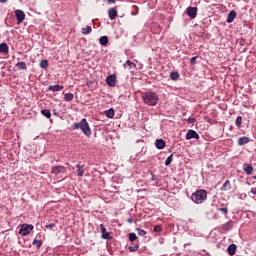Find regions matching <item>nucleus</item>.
<instances>
[{
    "mask_svg": "<svg viewBox=\"0 0 256 256\" xmlns=\"http://www.w3.org/2000/svg\"><path fill=\"white\" fill-rule=\"evenodd\" d=\"M142 101L148 107H156L157 103H159V94L153 91L144 92L142 94Z\"/></svg>",
    "mask_w": 256,
    "mask_h": 256,
    "instance_id": "nucleus-1",
    "label": "nucleus"
},
{
    "mask_svg": "<svg viewBox=\"0 0 256 256\" xmlns=\"http://www.w3.org/2000/svg\"><path fill=\"white\" fill-rule=\"evenodd\" d=\"M207 195H208L207 190L198 189L192 193V195L190 196V199L192 202L195 203V205H202V203H205L207 201Z\"/></svg>",
    "mask_w": 256,
    "mask_h": 256,
    "instance_id": "nucleus-2",
    "label": "nucleus"
},
{
    "mask_svg": "<svg viewBox=\"0 0 256 256\" xmlns=\"http://www.w3.org/2000/svg\"><path fill=\"white\" fill-rule=\"evenodd\" d=\"M73 129H80L86 137H91V127H89V122H87L86 118H83L80 122H75Z\"/></svg>",
    "mask_w": 256,
    "mask_h": 256,
    "instance_id": "nucleus-3",
    "label": "nucleus"
},
{
    "mask_svg": "<svg viewBox=\"0 0 256 256\" xmlns=\"http://www.w3.org/2000/svg\"><path fill=\"white\" fill-rule=\"evenodd\" d=\"M33 229H35V226H33V224L24 223L20 226L19 235H21L22 237H27V235H29V233H31Z\"/></svg>",
    "mask_w": 256,
    "mask_h": 256,
    "instance_id": "nucleus-4",
    "label": "nucleus"
},
{
    "mask_svg": "<svg viewBox=\"0 0 256 256\" xmlns=\"http://www.w3.org/2000/svg\"><path fill=\"white\" fill-rule=\"evenodd\" d=\"M100 231H101V237L102 239H105L106 241H111L113 239V236L109 232H107V229L105 228V225L100 224Z\"/></svg>",
    "mask_w": 256,
    "mask_h": 256,
    "instance_id": "nucleus-5",
    "label": "nucleus"
},
{
    "mask_svg": "<svg viewBox=\"0 0 256 256\" xmlns=\"http://www.w3.org/2000/svg\"><path fill=\"white\" fill-rule=\"evenodd\" d=\"M17 25H21L25 21V12L23 10H15Z\"/></svg>",
    "mask_w": 256,
    "mask_h": 256,
    "instance_id": "nucleus-6",
    "label": "nucleus"
},
{
    "mask_svg": "<svg viewBox=\"0 0 256 256\" xmlns=\"http://www.w3.org/2000/svg\"><path fill=\"white\" fill-rule=\"evenodd\" d=\"M106 83H107L108 87H115L117 85V75L111 74V75L107 76Z\"/></svg>",
    "mask_w": 256,
    "mask_h": 256,
    "instance_id": "nucleus-7",
    "label": "nucleus"
},
{
    "mask_svg": "<svg viewBox=\"0 0 256 256\" xmlns=\"http://www.w3.org/2000/svg\"><path fill=\"white\" fill-rule=\"evenodd\" d=\"M197 11H199L197 7L189 6L186 9V14L188 15V17H190V19H195L197 17Z\"/></svg>",
    "mask_w": 256,
    "mask_h": 256,
    "instance_id": "nucleus-8",
    "label": "nucleus"
},
{
    "mask_svg": "<svg viewBox=\"0 0 256 256\" xmlns=\"http://www.w3.org/2000/svg\"><path fill=\"white\" fill-rule=\"evenodd\" d=\"M190 139H199V133H197V131L190 129L188 130L187 134H186V140L190 141Z\"/></svg>",
    "mask_w": 256,
    "mask_h": 256,
    "instance_id": "nucleus-9",
    "label": "nucleus"
},
{
    "mask_svg": "<svg viewBox=\"0 0 256 256\" xmlns=\"http://www.w3.org/2000/svg\"><path fill=\"white\" fill-rule=\"evenodd\" d=\"M65 171V166H53L51 169V173H53V175H59L61 173H65Z\"/></svg>",
    "mask_w": 256,
    "mask_h": 256,
    "instance_id": "nucleus-10",
    "label": "nucleus"
},
{
    "mask_svg": "<svg viewBox=\"0 0 256 256\" xmlns=\"http://www.w3.org/2000/svg\"><path fill=\"white\" fill-rule=\"evenodd\" d=\"M108 17L111 21H115L117 19V8H110L108 10Z\"/></svg>",
    "mask_w": 256,
    "mask_h": 256,
    "instance_id": "nucleus-11",
    "label": "nucleus"
},
{
    "mask_svg": "<svg viewBox=\"0 0 256 256\" xmlns=\"http://www.w3.org/2000/svg\"><path fill=\"white\" fill-rule=\"evenodd\" d=\"M237 17V12L235 10H231L227 16V23H233Z\"/></svg>",
    "mask_w": 256,
    "mask_h": 256,
    "instance_id": "nucleus-12",
    "label": "nucleus"
},
{
    "mask_svg": "<svg viewBox=\"0 0 256 256\" xmlns=\"http://www.w3.org/2000/svg\"><path fill=\"white\" fill-rule=\"evenodd\" d=\"M48 91H53V93H57L59 91H63V86L59 84L48 86Z\"/></svg>",
    "mask_w": 256,
    "mask_h": 256,
    "instance_id": "nucleus-13",
    "label": "nucleus"
},
{
    "mask_svg": "<svg viewBox=\"0 0 256 256\" xmlns=\"http://www.w3.org/2000/svg\"><path fill=\"white\" fill-rule=\"evenodd\" d=\"M165 145H166L165 140H163V139H156V141H155L156 149H159V150L165 149Z\"/></svg>",
    "mask_w": 256,
    "mask_h": 256,
    "instance_id": "nucleus-14",
    "label": "nucleus"
},
{
    "mask_svg": "<svg viewBox=\"0 0 256 256\" xmlns=\"http://www.w3.org/2000/svg\"><path fill=\"white\" fill-rule=\"evenodd\" d=\"M228 255L233 256L235 253H237V245L236 244H230L227 248Z\"/></svg>",
    "mask_w": 256,
    "mask_h": 256,
    "instance_id": "nucleus-15",
    "label": "nucleus"
},
{
    "mask_svg": "<svg viewBox=\"0 0 256 256\" xmlns=\"http://www.w3.org/2000/svg\"><path fill=\"white\" fill-rule=\"evenodd\" d=\"M250 139L247 136H242L238 139V145L240 147H243V145H247V143H249Z\"/></svg>",
    "mask_w": 256,
    "mask_h": 256,
    "instance_id": "nucleus-16",
    "label": "nucleus"
},
{
    "mask_svg": "<svg viewBox=\"0 0 256 256\" xmlns=\"http://www.w3.org/2000/svg\"><path fill=\"white\" fill-rule=\"evenodd\" d=\"M0 53H3L4 55H7L9 53V46L7 43L3 42L0 44Z\"/></svg>",
    "mask_w": 256,
    "mask_h": 256,
    "instance_id": "nucleus-17",
    "label": "nucleus"
},
{
    "mask_svg": "<svg viewBox=\"0 0 256 256\" xmlns=\"http://www.w3.org/2000/svg\"><path fill=\"white\" fill-rule=\"evenodd\" d=\"M104 115H106L108 119H113V117H115V110L113 108H109L104 112Z\"/></svg>",
    "mask_w": 256,
    "mask_h": 256,
    "instance_id": "nucleus-18",
    "label": "nucleus"
},
{
    "mask_svg": "<svg viewBox=\"0 0 256 256\" xmlns=\"http://www.w3.org/2000/svg\"><path fill=\"white\" fill-rule=\"evenodd\" d=\"M99 43L100 45H102L103 47H107V45L109 44V37L107 36H102L99 38Z\"/></svg>",
    "mask_w": 256,
    "mask_h": 256,
    "instance_id": "nucleus-19",
    "label": "nucleus"
},
{
    "mask_svg": "<svg viewBox=\"0 0 256 256\" xmlns=\"http://www.w3.org/2000/svg\"><path fill=\"white\" fill-rule=\"evenodd\" d=\"M16 67H18V71H27V63L21 61L16 64Z\"/></svg>",
    "mask_w": 256,
    "mask_h": 256,
    "instance_id": "nucleus-20",
    "label": "nucleus"
},
{
    "mask_svg": "<svg viewBox=\"0 0 256 256\" xmlns=\"http://www.w3.org/2000/svg\"><path fill=\"white\" fill-rule=\"evenodd\" d=\"M244 172L246 175H253V166L249 164H244Z\"/></svg>",
    "mask_w": 256,
    "mask_h": 256,
    "instance_id": "nucleus-21",
    "label": "nucleus"
},
{
    "mask_svg": "<svg viewBox=\"0 0 256 256\" xmlns=\"http://www.w3.org/2000/svg\"><path fill=\"white\" fill-rule=\"evenodd\" d=\"M76 173L78 175V177H83V174L85 173V168L79 164L76 165Z\"/></svg>",
    "mask_w": 256,
    "mask_h": 256,
    "instance_id": "nucleus-22",
    "label": "nucleus"
},
{
    "mask_svg": "<svg viewBox=\"0 0 256 256\" xmlns=\"http://www.w3.org/2000/svg\"><path fill=\"white\" fill-rule=\"evenodd\" d=\"M220 189H221V191H230L231 181L226 180Z\"/></svg>",
    "mask_w": 256,
    "mask_h": 256,
    "instance_id": "nucleus-23",
    "label": "nucleus"
},
{
    "mask_svg": "<svg viewBox=\"0 0 256 256\" xmlns=\"http://www.w3.org/2000/svg\"><path fill=\"white\" fill-rule=\"evenodd\" d=\"M222 229L223 231H231V229H233V222L229 221L225 223L224 225H222Z\"/></svg>",
    "mask_w": 256,
    "mask_h": 256,
    "instance_id": "nucleus-24",
    "label": "nucleus"
},
{
    "mask_svg": "<svg viewBox=\"0 0 256 256\" xmlns=\"http://www.w3.org/2000/svg\"><path fill=\"white\" fill-rule=\"evenodd\" d=\"M91 31H93V28H91V26H86L85 28L81 29L82 35H89Z\"/></svg>",
    "mask_w": 256,
    "mask_h": 256,
    "instance_id": "nucleus-25",
    "label": "nucleus"
},
{
    "mask_svg": "<svg viewBox=\"0 0 256 256\" xmlns=\"http://www.w3.org/2000/svg\"><path fill=\"white\" fill-rule=\"evenodd\" d=\"M170 79L172 81H178L179 80V72L173 71L170 73Z\"/></svg>",
    "mask_w": 256,
    "mask_h": 256,
    "instance_id": "nucleus-26",
    "label": "nucleus"
},
{
    "mask_svg": "<svg viewBox=\"0 0 256 256\" xmlns=\"http://www.w3.org/2000/svg\"><path fill=\"white\" fill-rule=\"evenodd\" d=\"M40 67H41V69H48L49 61L47 59L41 60L40 61Z\"/></svg>",
    "mask_w": 256,
    "mask_h": 256,
    "instance_id": "nucleus-27",
    "label": "nucleus"
},
{
    "mask_svg": "<svg viewBox=\"0 0 256 256\" xmlns=\"http://www.w3.org/2000/svg\"><path fill=\"white\" fill-rule=\"evenodd\" d=\"M41 115L46 117V119H51V111L48 109L41 110Z\"/></svg>",
    "mask_w": 256,
    "mask_h": 256,
    "instance_id": "nucleus-28",
    "label": "nucleus"
},
{
    "mask_svg": "<svg viewBox=\"0 0 256 256\" xmlns=\"http://www.w3.org/2000/svg\"><path fill=\"white\" fill-rule=\"evenodd\" d=\"M73 97H74L73 93H71V92L66 93L64 95V101H66V102L73 101Z\"/></svg>",
    "mask_w": 256,
    "mask_h": 256,
    "instance_id": "nucleus-29",
    "label": "nucleus"
},
{
    "mask_svg": "<svg viewBox=\"0 0 256 256\" xmlns=\"http://www.w3.org/2000/svg\"><path fill=\"white\" fill-rule=\"evenodd\" d=\"M32 245H35V247L37 249H41V245H43V241L37 240V238H36V239L33 240Z\"/></svg>",
    "mask_w": 256,
    "mask_h": 256,
    "instance_id": "nucleus-30",
    "label": "nucleus"
},
{
    "mask_svg": "<svg viewBox=\"0 0 256 256\" xmlns=\"http://www.w3.org/2000/svg\"><path fill=\"white\" fill-rule=\"evenodd\" d=\"M218 211H221L224 215H227L229 213V208H227V205H222V207L217 208Z\"/></svg>",
    "mask_w": 256,
    "mask_h": 256,
    "instance_id": "nucleus-31",
    "label": "nucleus"
},
{
    "mask_svg": "<svg viewBox=\"0 0 256 256\" xmlns=\"http://www.w3.org/2000/svg\"><path fill=\"white\" fill-rule=\"evenodd\" d=\"M171 163H173V154H170L166 160H165V165L166 167H169V165H171Z\"/></svg>",
    "mask_w": 256,
    "mask_h": 256,
    "instance_id": "nucleus-32",
    "label": "nucleus"
},
{
    "mask_svg": "<svg viewBox=\"0 0 256 256\" xmlns=\"http://www.w3.org/2000/svg\"><path fill=\"white\" fill-rule=\"evenodd\" d=\"M128 249H129V251H131V253H135V251H137L139 249V243L129 246Z\"/></svg>",
    "mask_w": 256,
    "mask_h": 256,
    "instance_id": "nucleus-33",
    "label": "nucleus"
},
{
    "mask_svg": "<svg viewBox=\"0 0 256 256\" xmlns=\"http://www.w3.org/2000/svg\"><path fill=\"white\" fill-rule=\"evenodd\" d=\"M151 181H155V187H159V178H157V175L151 173Z\"/></svg>",
    "mask_w": 256,
    "mask_h": 256,
    "instance_id": "nucleus-34",
    "label": "nucleus"
},
{
    "mask_svg": "<svg viewBox=\"0 0 256 256\" xmlns=\"http://www.w3.org/2000/svg\"><path fill=\"white\" fill-rule=\"evenodd\" d=\"M136 231L140 237H145V235H147V231H145L141 228H136Z\"/></svg>",
    "mask_w": 256,
    "mask_h": 256,
    "instance_id": "nucleus-35",
    "label": "nucleus"
},
{
    "mask_svg": "<svg viewBox=\"0 0 256 256\" xmlns=\"http://www.w3.org/2000/svg\"><path fill=\"white\" fill-rule=\"evenodd\" d=\"M243 123V117L237 116L236 118V127H241V124Z\"/></svg>",
    "mask_w": 256,
    "mask_h": 256,
    "instance_id": "nucleus-36",
    "label": "nucleus"
},
{
    "mask_svg": "<svg viewBox=\"0 0 256 256\" xmlns=\"http://www.w3.org/2000/svg\"><path fill=\"white\" fill-rule=\"evenodd\" d=\"M129 241H131V243H133L134 241H137V234L135 233H130L129 234Z\"/></svg>",
    "mask_w": 256,
    "mask_h": 256,
    "instance_id": "nucleus-37",
    "label": "nucleus"
},
{
    "mask_svg": "<svg viewBox=\"0 0 256 256\" xmlns=\"http://www.w3.org/2000/svg\"><path fill=\"white\" fill-rule=\"evenodd\" d=\"M204 119L210 125H215V123H216L215 119L209 118L208 116H205Z\"/></svg>",
    "mask_w": 256,
    "mask_h": 256,
    "instance_id": "nucleus-38",
    "label": "nucleus"
},
{
    "mask_svg": "<svg viewBox=\"0 0 256 256\" xmlns=\"http://www.w3.org/2000/svg\"><path fill=\"white\" fill-rule=\"evenodd\" d=\"M163 231V227L161 225L154 226V233H161Z\"/></svg>",
    "mask_w": 256,
    "mask_h": 256,
    "instance_id": "nucleus-39",
    "label": "nucleus"
},
{
    "mask_svg": "<svg viewBox=\"0 0 256 256\" xmlns=\"http://www.w3.org/2000/svg\"><path fill=\"white\" fill-rule=\"evenodd\" d=\"M56 225H57L56 223L46 224L45 228L50 229V231H52V229H55Z\"/></svg>",
    "mask_w": 256,
    "mask_h": 256,
    "instance_id": "nucleus-40",
    "label": "nucleus"
},
{
    "mask_svg": "<svg viewBox=\"0 0 256 256\" xmlns=\"http://www.w3.org/2000/svg\"><path fill=\"white\" fill-rule=\"evenodd\" d=\"M199 56H193L191 59H190V65H197V59H198Z\"/></svg>",
    "mask_w": 256,
    "mask_h": 256,
    "instance_id": "nucleus-41",
    "label": "nucleus"
},
{
    "mask_svg": "<svg viewBox=\"0 0 256 256\" xmlns=\"http://www.w3.org/2000/svg\"><path fill=\"white\" fill-rule=\"evenodd\" d=\"M126 65H128V67H130L131 69H135V67H137V65L130 60L126 61Z\"/></svg>",
    "mask_w": 256,
    "mask_h": 256,
    "instance_id": "nucleus-42",
    "label": "nucleus"
},
{
    "mask_svg": "<svg viewBox=\"0 0 256 256\" xmlns=\"http://www.w3.org/2000/svg\"><path fill=\"white\" fill-rule=\"evenodd\" d=\"M195 121H197L195 118L189 117V118L186 120V123H188L189 125H193V123H195Z\"/></svg>",
    "mask_w": 256,
    "mask_h": 256,
    "instance_id": "nucleus-43",
    "label": "nucleus"
},
{
    "mask_svg": "<svg viewBox=\"0 0 256 256\" xmlns=\"http://www.w3.org/2000/svg\"><path fill=\"white\" fill-rule=\"evenodd\" d=\"M200 254L203 256H211V255H209V252H206L205 250H203L202 253H200Z\"/></svg>",
    "mask_w": 256,
    "mask_h": 256,
    "instance_id": "nucleus-44",
    "label": "nucleus"
},
{
    "mask_svg": "<svg viewBox=\"0 0 256 256\" xmlns=\"http://www.w3.org/2000/svg\"><path fill=\"white\" fill-rule=\"evenodd\" d=\"M250 192H251L253 195H256V188H251Z\"/></svg>",
    "mask_w": 256,
    "mask_h": 256,
    "instance_id": "nucleus-45",
    "label": "nucleus"
},
{
    "mask_svg": "<svg viewBox=\"0 0 256 256\" xmlns=\"http://www.w3.org/2000/svg\"><path fill=\"white\" fill-rule=\"evenodd\" d=\"M127 221H128V223H133V217H129V218L127 219Z\"/></svg>",
    "mask_w": 256,
    "mask_h": 256,
    "instance_id": "nucleus-46",
    "label": "nucleus"
},
{
    "mask_svg": "<svg viewBox=\"0 0 256 256\" xmlns=\"http://www.w3.org/2000/svg\"><path fill=\"white\" fill-rule=\"evenodd\" d=\"M8 0H0V3H7Z\"/></svg>",
    "mask_w": 256,
    "mask_h": 256,
    "instance_id": "nucleus-47",
    "label": "nucleus"
},
{
    "mask_svg": "<svg viewBox=\"0 0 256 256\" xmlns=\"http://www.w3.org/2000/svg\"><path fill=\"white\" fill-rule=\"evenodd\" d=\"M54 115H56V117H59V113H57L55 110H54Z\"/></svg>",
    "mask_w": 256,
    "mask_h": 256,
    "instance_id": "nucleus-48",
    "label": "nucleus"
},
{
    "mask_svg": "<svg viewBox=\"0 0 256 256\" xmlns=\"http://www.w3.org/2000/svg\"><path fill=\"white\" fill-rule=\"evenodd\" d=\"M108 3H115V0H108Z\"/></svg>",
    "mask_w": 256,
    "mask_h": 256,
    "instance_id": "nucleus-49",
    "label": "nucleus"
},
{
    "mask_svg": "<svg viewBox=\"0 0 256 256\" xmlns=\"http://www.w3.org/2000/svg\"><path fill=\"white\" fill-rule=\"evenodd\" d=\"M36 237H41V234H37V236Z\"/></svg>",
    "mask_w": 256,
    "mask_h": 256,
    "instance_id": "nucleus-50",
    "label": "nucleus"
},
{
    "mask_svg": "<svg viewBox=\"0 0 256 256\" xmlns=\"http://www.w3.org/2000/svg\"><path fill=\"white\" fill-rule=\"evenodd\" d=\"M253 179H256V176H253Z\"/></svg>",
    "mask_w": 256,
    "mask_h": 256,
    "instance_id": "nucleus-51",
    "label": "nucleus"
}]
</instances>
